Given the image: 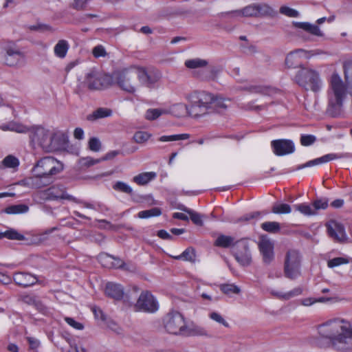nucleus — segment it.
<instances>
[{
    "mask_svg": "<svg viewBox=\"0 0 352 352\" xmlns=\"http://www.w3.org/2000/svg\"><path fill=\"white\" fill-rule=\"evenodd\" d=\"M342 320L334 319L318 326L320 347L332 346L341 351H352V328L342 325Z\"/></svg>",
    "mask_w": 352,
    "mask_h": 352,
    "instance_id": "obj_1",
    "label": "nucleus"
},
{
    "mask_svg": "<svg viewBox=\"0 0 352 352\" xmlns=\"http://www.w3.org/2000/svg\"><path fill=\"white\" fill-rule=\"evenodd\" d=\"M327 97V113L333 118L341 116L344 100L346 97V87L337 73H333L331 76Z\"/></svg>",
    "mask_w": 352,
    "mask_h": 352,
    "instance_id": "obj_2",
    "label": "nucleus"
},
{
    "mask_svg": "<svg viewBox=\"0 0 352 352\" xmlns=\"http://www.w3.org/2000/svg\"><path fill=\"white\" fill-rule=\"evenodd\" d=\"M64 169L62 162L52 156L40 159L32 169V174L36 176L40 186L45 187L54 181V177Z\"/></svg>",
    "mask_w": 352,
    "mask_h": 352,
    "instance_id": "obj_3",
    "label": "nucleus"
},
{
    "mask_svg": "<svg viewBox=\"0 0 352 352\" xmlns=\"http://www.w3.org/2000/svg\"><path fill=\"white\" fill-rule=\"evenodd\" d=\"M214 97V96L206 91H195L187 96L191 103L190 107L182 104H178V107L189 116L197 117L209 111Z\"/></svg>",
    "mask_w": 352,
    "mask_h": 352,
    "instance_id": "obj_4",
    "label": "nucleus"
},
{
    "mask_svg": "<svg viewBox=\"0 0 352 352\" xmlns=\"http://www.w3.org/2000/svg\"><path fill=\"white\" fill-rule=\"evenodd\" d=\"M296 83L305 90L317 92L321 89L322 82L316 70L301 67L295 76Z\"/></svg>",
    "mask_w": 352,
    "mask_h": 352,
    "instance_id": "obj_5",
    "label": "nucleus"
},
{
    "mask_svg": "<svg viewBox=\"0 0 352 352\" xmlns=\"http://www.w3.org/2000/svg\"><path fill=\"white\" fill-rule=\"evenodd\" d=\"M301 256L296 250H289L285 254L284 261L285 276L294 280L300 275Z\"/></svg>",
    "mask_w": 352,
    "mask_h": 352,
    "instance_id": "obj_6",
    "label": "nucleus"
},
{
    "mask_svg": "<svg viewBox=\"0 0 352 352\" xmlns=\"http://www.w3.org/2000/svg\"><path fill=\"white\" fill-rule=\"evenodd\" d=\"M163 322L166 331L169 333L184 336L187 326L184 316L179 311H171L168 313Z\"/></svg>",
    "mask_w": 352,
    "mask_h": 352,
    "instance_id": "obj_7",
    "label": "nucleus"
},
{
    "mask_svg": "<svg viewBox=\"0 0 352 352\" xmlns=\"http://www.w3.org/2000/svg\"><path fill=\"white\" fill-rule=\"evenodd\" d=\"M232 254L235 260L243 267L249 266L252 262L249 243L246 238L235 241Z\"/></svg>",
    "mask_w": 352,
    "mask_h": 352,
    "instance_id": "obj_8",
    "label": "nucleus"
},
{
    "mask_svg": "<svg viewBox=\"0 0 352 352\" xmlns=\"http://www.w3.org/2000/svg\"><path fill=\"white\" fill-rule=\"evenodd\" d=\"M5 51L4 63L9 67H21L25 63V56L14 43H9L3 47Z\"/></svg>",
    "mask_w": 352,
    "mask_h": 352,
    "instance_id": "obj_9",
    "label": "nucleus"
},
{
    "mask_svg": "<svg viewBox=\"0 0 352 352\" xmlns=\"http://www.w3.org/2000/svg\"><path fill=\"white\" fill-rule=\"evenodd\" d=\"M117 85L123 90L133 93L135 87L133 82L137 78V69L134 67L124 68L113 74Z\"/></svg>",
    "mask_w": 352,
    "mask_h": 352,
    "instance_id": "obj_10",
    "label": "nucleus"
},
{
    "mask_svg": "<svg viewBox=\"0 0 352 352\" xmlns=\"http://www.w3.org/2000/svg\"><path fill=\"white\" fill-rule=\"evenodd\" d=\"M135 308L137 311L153 313L158 309V302L150 292L144 291L140 295Z\"/></svg>",
    "mask_w": 352,
    "mask_h": 352,
    "instance_id": "obj_11",
    "label": "nucleus"
},
{
    "mask_svg": "<svg viewBox=\"0 0 352 352\" xmlns=\"http://www.w3.org/2000/svg\"><path fill=\"white\" fill-rule=\"evenodd\" d=\"M52 133L43 127L37 128L31 135L32 140L37 143L45 151L52 152Z\"/></svg>",
    "mask_w": 352,
    "mask_h": 352,
    "instance_id": "obj_12",
    "label": "nucleus"
},
{
    "mask_svg": "<svg viewBox=\"0 0 352 352\" xmlns=\"http://www.w3.org/2000/svg\"><path fill=\"white\" fill-rule=\"evenodd\" d=\"M137 78L140 82L147 87H154L155 85L161 78V74L159 71L153 69L136 68Z\"/></svg>",
    "mask_w": 352,
    "mask_h": 352,
    "instance_id": "obj_13",
    "label": "nucleus"
},
{
    "mask_svg": "<svg viewBox=\"0 0 352 352\" xmlns=\"http://www.w3.org/2000/svg\"><path fill=\"white\" fill-rule=\"evenodd\" d=\"M258 247L262 255L263 262L265 265L270 264L274 259V243L267 235H261Z\"/></svg>",
    "mask_w": 352,
    "mask_h": 352,
    "instance_id": "obj_14",
    "label": "nucleus"
},
{
    "mask_svg": "<svg viewBox=\"0 0 352 352\" xmlns=\"http://www.w3.org/2000/svg\"><path fill=\"white\" fill-rule=\"evenodd\" d=\"M273 152L278 156H283L293 153L295 145L293 141L286 139L275 140L271 142Z\"/></svg>",
    "mask_w": 352,
    "mask_h": 352,
    "instance_id": "obj_15",
    "label": "nucleus"
},
{
    "mask_svg": "<svg viewBox=\"0 0 352 352\" xmlns=\"http://www.w3.org/2000/svg\"><path fill=\"white\" fill-rule=\"evenodd\" d=\"M351 157V155L348 153H329L324 155L320 157L310 160L303 164L298 165L295 170H301L305 168L311 167L313 166L318 165L323 163H327L329 161L341 159V158H349Z\"/></svg>",
    "mask_w": 352,
    "mask_h": 352,
    "instance_id": "obj_16",
    "label": "nucleus"
},
{
    "mask_svg": "<svg viewBox=\"0 0 352 352\" xmlns=\"http://www.w3.org/2000/svg\"><path fill=\"white\" fill-rule=\"evenodd\" d=\"M329 236L338 242H342L346 239V233L344 226L336 221L327 223Z\"/></svg>",
    "mask_w": 352,
    "mask_h": 352,
    "instance_id": "obj_17",
    "label": "nucleus"
},
{
    "mask_svg": "<svg viewBox=\"0 0 352 352\" xmlns=\"http://www.w3.org/2000/svg\"><path fill=\"white\" fill-rule=\"evenodd\" d=\"M104 293L107 297L117 301L122 300L124 296L126 298L123 286L113 282L106 284Z\"/></svg>",
    "mask_w": 352,
    "mask_h": 352,
    "instance_id": "obj_18",
    "label": "nucleus"
},
{
    "mask_svg": "<svg viewBox=\"0 0 352 352\" xmlns=\"http://www.w3.org/2000/svg\"><path fill=\"white\" fill-rule=\"evenodd\" d=\"M13 281L16 285L26 288L37 282L36 276L27 272H16L13 275Z\"/></svg>",
    "mask_w": 352,
    "mask_h": 352,
    "instance_id": "obj_19",
    "label": "nucleus"
},
{
    "mask_svg": "<svg viewBox=\"0 0 352 352\" xmlns=\"http://www.w3.org/2000/svg\"><path fill=\"white\" fill-rule=\"evenodd\" d=\"M47 199L52 200L67 199L72 201H76V198L72 195H68L63 188L58 186H54L46 190Z\"/></svg>",
    "mask_w": 352,
    "mask_h": 352,
    "instance_id": "obj_20",
    "label": "nucleus"
},
{
    "mask_svg": "<svg viewBox=\"0 0 352 352\" xmlns=\"http://www.w3.org/2000/svg\"><path fill=\"white\" fill-rule=\"evenodd\" d=\"M68 136L63 132L56 131L52 136V152L65 148L67 146Z\"/></svg>",
    "mask_w": 352,
    "mask_h": 352,
    "instance_id": "obj_21",
    "label": "nucleus"
},
{
    "mask_svg": "<svg viewBox=\"0 0 352 352\" xmlns=\"http://www.w3.org/2000/svg\"><path fill=\"white\" fill-rule=\"evenodd\" d=\"M184 336H200L206 338H212L213 335L205 327L192 324L187 326Z\"/></svg>",
    "mask_w": 352,
    "mask_h": 352,
    "instance_id": "obj_22",
    "label": "nucleus"
},
{
    "mask_svg": "<svg viewBox=\"0 0 352 352\" xmlns=\"http://www.w3.org/2000/svg\"><path fill=\"white\" fill-rule=\"evenodd\" d=\"M226 102H230V100L219 96H214L208 112L215 111L219 113L225 112L229 106Z\"/></svg>",
    "mask_w": 352,
    "mask_h": 352,
    "instance_id": "obj_23",
    "label": "nucleus"
},
{
    "mask_svg": "<svg viewBox=\"0 0 352 352\" xmlns=\"http://www.w3.org/2000/svg\"><path fill=\"white\" fill-rule=\"evenodd\" d=\"M293 25L314 36H323L324 35L317 25H313L308 22H293Z\"/></svg>",
    "mask_w": 352,
    "mask_h": 352,
    "instance_id": "obj_24",
    "label": "nucleus"
},
{
    "mask_svg": "<svg viewBox=\"0 0 352 352\" xmlns=\"http://www.w3.org/2000/svg\"><path fill=\"white\" fill-rule=\"evenodd\" d=\"M84 84L89 90L101 89L100 74L97 73H89L86 76Z\"/></svg>",
    "mask_w": 352,
    "mask_h": 352,
    "instance_id": "obj_25",
    "label": "nucleus"
},
{
    "mask_svg": "<svg viewBox=\"0 0 352 352\" xmlns=\"http://www.w3.org/2000/svg\"><path fill=\"white\" fill-rule=\"evenodd\" d=\"M157 177V173L155 172H144L140 173L133 178V182L140 186H145L151 181L155 179Z\"/></svg>",
    "mask_w": 352,
    "mask_h": 352,
    "instance_id": "obj_26",
    "label": "nucleus"
},
{
    "mask_svg": "<svg viewBox=\"0 0 352 352\" xmlns=\"http://www.w3.org/2000/svg\"><path fill=\"white\" fill-rule=\"evenodd\" d=\"M235 241L234 237L221 234L215 239L214 245L222 248H233Z\"/></svg>",
    "mask_w": 352,
    "mask_h": 352,
    "instance_id": "obj_27",
    "label": "nucleus"
},
{
    "mask_svg": "<svg viewBox=\"0 0 352 352\" xmlns=\"http://www.w3.org/2000/svg\"><path fill=\"white\" fill-rule=\"evenodd\" d=\"M112 111L108 108L100 107L96 110L94 111L91 113L87 116V120L88 121L94 122L98 119L107 118L111 116Z\"/></svg>",
    "mask_w": 352,
    "mask_h": 352,
    "instance_id": "obj_28",
    "label": "nucleus"
},
{
    "mask_svg": "<svg viewBox=\"0 0 352 352\" xmlns=\"http://www.w3.org/2000/svg\"><path fill=\"white\" fill-rule=\"evenodd\" d=\"M69 43L65 40H60L54 46V54L57 57L65 58L69 50Z\"/></svg>",
    "mask_w": 352,
    "mask_h": 352,
    "instance_id": "obj_29",
    "label": "nucleus"
},
{
    "mask_svg": "<svg viewBox=\"0 0 352 352\" xmlns=\"http://www.w3.org/2000/svg\"><path fill=\"white\" fill-rule=\"evenodd\" d=\"M195 249L192 247H189L186 248L182 254L180 255L174 256L173 258L176 260H184L186 261H190L191 263H194L195 261Z\"/></svg>",
    "mask_w": 352,
    "mask_h": 352,
    "instance_id": "obj_30",
    "label": "nucleus"
},
{
    "mask_svg": "<svg viewBox=\"0 0 352 352\" xmlns=\"http://www.w3.org/2000/svg\"><path fill=\"white\" fill-rule=\"evenodd\" d=\"M261 228L265 232L276 234L280 231V223L276 221H265L261 225Z\"/></svg>",
    "mask_w": 352,
    "mask_h": 352,
    "instance_id": "obj_31",
    "label": "nucleus"
},
{
    "mask_svg": "<svg viewBox=\"0 0 352 352\" xmlns=\"http://www.w3.org/2000/svg\"><path fill=\"white\" fill-rule=\"evenodd\" d=\"M29 207L25 204L12 205L5 208L7 214H22L28 211Z\"/></svg>",
    "mask_w": 352,
    "mask_h": 352,
    "instance_id": "obj_32",
    "label": "nucleus"
},
{
    "mask_svg": "<svg viewBox=\"0 0 352 352\" xmlns=\"http://www.w3.org/2000/svg\"><path fill=\"white\" fill-rule=\"evenodd\" d=\"M230 14L241 15L243 16H249V17L256 16V17H257V14H256L254 3L245 7L241 11H234V12H230Z\"/></svg>",
    "mask_w": 352,
    "mask_h": 352,
    "instance_id": "obj_33",
    "label": "nucleus"
},
{
    "mask_svg": "<svg viewBox=\"0 0 352 352\" xmlns=\"http://www.w3.org/2000/svg\"><path fill=\"white\" fill-rule=\"evenodd\" d=\"M162 214V210L160 208H152L149 210H142L138 212V217L140 219H147L153 217H158Z\"/></svg>",
    "mask_w": 352,
    "mask_h": 352,
    "instance_id": "obj_34",
    "label": "nucleus"
},
{
    "mask_svg": "<svg viewBox=\"0 0 352 352\" xmlns=\"http://www.w3.org/2000/svg\"><path fill=\"white\" fill-rule=\"evenodd\" d=\"M180 209L187 212L190 215V218L191 221L193 222V223L198 226H203L204 223L202 221V216L199 213L195 212L190 209H188L186 207L180 208Z\"/></svg>",
    "mask_w": 352,
    "mask_h": 352,
    "instance_id": "obj_35",
    "label": "nucleus"
},
{
    "mask_svg": "<svg viewBox=\"0 0 352 352\" xmlns=\"http://www.w3.org/2000/svg\"><path fill=\"white\" fill-rule=\"evenodd\" d=\"M302 287H296L294 289L291 290L290 292L283 294L278 293V292H273L272 294H273V295H274L275 296H276L279 298H282L284 300H289L291 298L300 295L302 294Z\"/></svg>",
    "mask_w": 352,
    "mask_h": 352,
    "instance_id": "obj_36",
    "label": "nucleus"
},
{
    "mask_svg": "<svg viewBox=\"0 0 352 352\" xmlns=\"http://www.w3.org/2000/svg\"><path fill=\"white\" fill-rule=\"evenodd\" d=\"M3 235L4 236V238H7L10 240L23 241L25 239L24 235L13 228H10L3 232Z\"/></svg>",
    "mask_w": 352,
    "mask_h": 352,
    "instance_id": "obj_37",
    "label": "nucleus"
},
{
    "mask_svg": "<svg viewBox=\"0 0 352 352\" xmlns=\"http://www.w3.org/2000/svg\"><path fill=\"white\" fill-rule=\"evenodd\" d=\"M102 162V160H94L91 157H82L78 160V165L80 169H84L94 166Z\"/></svg>",
    "mask_w": 352,
    "mask_h": 352,
    "instance_id": "obj_38",
    "label": "nucleus"
},
{
    "mask_svg": "<svg viewBox=\"0 0 352 352\" xmlns=\"http://www.w3.org/2000/svg\"><path fill=\"white\" fill-rule=\"evenodd\" d=\"M190 138L188 133L176 134L171 135H162L159 138L158 140L160 142H170L187 140Z\"/></svg>",
    "mask_w": 352,
    "mask_h": 352,
    "instance_id": "obj_39",
    "label": "nucleus"
},
{
    "mask_svg": "<svg viewBox=\"0 0 352 352\" xmlns=\"http://www.w3.org/2000/svg\"><path fill=\"white\" fill-rule=\"evenodd\" d=\"M292 211L290 206L287 204H275L272 208L274 214H289Z\"/></svg>",
    "mask_w": 352,
    "mask_h": 352,
    "instance_id": "obj_40",
    "label": "nucleus"
},
{
    "mask_svg": "<svg viewBox=\"0 0 352 352\" xmlns=\"http://www.w3.org/2000/svg\"><path fill=\"white\" fill-rule=\"evenodd\" d=\"M207 64L208 62L206 60L199 58L190 59L185 62L186 67L190 69L204 67Z\"/></svg>",
    "mask_w": 352,
    "mask_h": 352,
    "instance_id": "obj_41",
    "label": "nucleus"
},
{
    "mask_svg": "<svg viewBox=\"0 0 352 352\" xmlns=\"http://www.w3.org/2000/svg\"><path fill=\"white\" fill-rule=\"evenodd\" d=\"M296 210L300 212L302 214L307 216L316 214L314 208L307 204H300L294 206Z\"/></svg>",
    "mask_w": 352,
    "mask_h": 352,
    "instance_id": "obj_42",
    "label": "nucleus"
},
{
    "mask_svg": "<svg viewBox=\"0 0 352 352\" xmlns=\"http://www.w3.org/2000/svg\"><path fill=\"white\" fill-rule=\"evenodd\" d=\"M220 290L225 294L230 295L231 294H238L241 292L240 288L234 284H222L220 285Z\"/></svg>",
    "mask_w": 352,
    "mask_h": 352,
    "instance_id": "obj_43",
    "label": "nucleus"
},
{
    "mask_svg": "<svg viewBox=\"0 0 352 352\" xmlns=\"http://www.w3.org/2000/svg\"><path fill=\"white\" fill-rule=\"evenodd\" d=\"M113 189L116 191L124 192L129 195L132 192L133 190L132 188L129 185L121 181L116 182L113 185Z\"/></svg>",
    "mask_w": 352,
    "mask_h": 352,
    "instance_id": "obj_44",
    "label": "nucleus"
},
{
    "mask_svg": "<svg viewBox=\"0 0 352 352\" xmlns=\"http://www.w3.org/2000/svg\"><path fill=\"white\" fill-rule=\"evenodd\" d=\"M257 16L270 15L272 12V8L266 3H254Z\"/></svg>",
    "mask_w": 352,
    "mask_h": 352,
    "instance_id": "obj_45",
    "label": "nucleus"
},
{
    "mask_svg": "<svg viewBox=\"0 0 352 352\" xmlns=\"http://www.w3.org/2000/svg\"><path fill=\"white\" fill-rule=\"evenodd\" d=\"M37 183H39V181H37L36 176L33 175V177L25 178L23 179L20 180L18 184L21 186L32 187L36 188H43V186H38Z\"/></svg>",
    "mask_w": 352,
    "mask_h": 352,
    "instance_id": "obj_46",
    "label": "nucleus"
},
{
    "mask_svg": "<svg viewBox=\"0 0 352 352\" xmlns=\"http://www.w3.org/2000/svg\"><path fill=\"white\" fill-rule=\"evenodd\" d=\"M312 206L315 212L320 209L325 210L329 206V199L326 197L316 199L313 201Z\"/></svg>",
    "mask_w": 352,
    "mask_h": 352,
    "instance_id": "obj_47",
    "label": "nucleus"
},
{
    "mask_svg": "<svg viewBox=\"0 0 352 352\" xmlns=\"http://www.w3.org/2000/svg\"><path fill=\"white\" fill-rule=\"evenodd\" d=\"M3 164L8 168H16L19 165V161L16 157L9 155L3 159Z\"/></svg>",
    "mask_w": 352,
    "mask_h": 352,
    "instance_id": "obj_48",
    "label": "nucleus"
},
{
    "mask_svg": "<svg viewBox=\"0 0 352 352\" xmlns=\"http://www.w3.org/2000/svg\"><path fill=\"white\" fill-rule=\"evenodd\" d=\"M150 137L151 135L148 133L146 131H140L135 133L133 135V139L135 142L138 144H142L146 142Z\"/></svg>",
    "mask_w": 352,
    "mask_h": 352,
    "instance_id": "obj_49",
    "label": "nucleus"
},
{
    "mask_svg": "<svg viewBox=\"0 0 352 352\" xmlns=\"http://www.w3.org/2000/svg\"><path fill=\"white\" fill-rule=\"evenodd\" d=\"M349 263V260L344 257H336L330 259L327 262V265L330 268H333L342 264H346Z\"/></svg>",
    "mask_w": 352,
    "mask_h": 352,
    "instance_id": "obj_50",
    "label": "nucleus"
},
{
    "mask_svg": "<svg viewBox=\"0 0 352 352\" xmlns=\"http://www.w3.org/2000/svg\"><path fill=\"white\" fill-rule=\"evenodd\" d=\"M279 12L280 14L289 17H298L299 16V13L297 10L286 6H281Z\"/></svg>",
    "mask_w": 352,
    "mask_h": 352,
    "instance_id": "obj_51",
    "label": "nucleus"
},
{
    "mask_svg": "<svg viewBox=\"0 0 352 352\" xmlns=\"http://www.w3.org/2000/svg\"><path fill=\"white\" fill-rule=\"evenodd\" d=\"M162 110L159 109H149L146 111L145 118L148 120H153L162 115Z\"/></svg>",
    "mask_w": 352,
    "mask_h": 352,
    "instance_id": "obj_52",
    "label": "nucleus"
},
{
    "mask_svg": "<svg viewBox=\"0 0 352 352\" xmlns=\"http://www.w3.org/2000/svg\"><path fill=\"white\" fill-rule=\"evenodd\" d=\"M4 130L8 129L11 131H14L19 133H25L27 131V127L16 123H10L7 126L3 127Z\"/></svg>",
    "mask_w": 352,
    "mask_h": 352,
    "instance_id": "obj_53",
    "label": "nucleus"
},
{
    "mask_svg": "<svg viewBox=\"0 0 352 352\" xmlns=\"http://www.w3.org/2000/svg\"><path fill=\"white\" fill-rule=\"evenodd\" d=\"M88 0H74L71 8L78 11L85 10L87 8Z\"/></svg>",
    "mask_w": 352,
    "mask_h": 352,
    "instance_id": "obj_54",
    "label": "nucleus"
},
{
    "mask_svg": "<svg viewBox=\"0 0 352 352\" xmlns=\"http://www.w3.org/2000/svg\"><path fill=\"white\" fill-rule=\"evenodd\" d=\"M262 212L256 211L251 213L245 214L236 220V222L248 221L251 219H258L261 217Z\"/></svg>",
    "mask_w": 352,
    "mask_h": 352,
    "instance_id": "obj_55",
    "label": "nucleus"
},
{
    "mask_svg": "<svg viewBox=\"0 0 352 352\" xmlns=\"http://www.w3.org/2000/svg\"><path fill=\"white\" fill-rule=\"evenodd\" d=\"M89 148L94 152H98L101 148V142L98 138L93 137L89 140Z\"/></svg>",
    "mask_w": 352,
    "mask_h": 352,
    "instance_id": "obj_56",
    "label": "nucleus"
},
{
    "mask_svg": "<svg viewBox=\"0 0 352 352\" xmlns=\"http://www.w3.org/2000/svg\"><path fill=\"white\" fill-rule=\"evenodd\" d=\"M316 141V138L314 135H302L300 137V143L302 146H308L313 144Z\"/></svg>",
    "mask_w": 352,
    "mask_h": 352,
    "instance_id": "obj_57",
    "label": "nucleus"
},
{
    "mask_svg": "<svg viewBox=\"0 0 352 352\" xmlns=\"http://www.w3.org/2000/svg\"><path fill=\"white\" fill-rule=\"evenodd\" d=\"M100 81L101 82V89L106 88L112 85L113 77L107 74H100Z\"/></svg>",
    "mask_w": 352,
    "mask_h": 352,
    "instance_id": "obj_58",
    "label": "nucleus"
},
{
    "mask_svg": "<svg viewBox=\"0 0 352 352\" xmlns=\"http://www.w3.org/2000/svg\"><path fill=\"white\" fill-rule=\"evenodd\" d=\"M100 258L101 260L108 258L114 259L117 263H113L111 265V267H113L116 268H122L124 265V263L122 260H120V258H116L114 256H111L108 254H100Z\"/></svg>",
    "mask_w": 352,
    "mask_h": 352,
    "instance_id": "obj_59",
    "label": "nucleus"
},
{
    "mask_svg": "<svg viewBox=\"0 0 352 352\" xmlns=\"http://www.w3.org/2000/svg\"><path fill=\"white\" fill-rule=\"evenodd\" d=\"M210 318L217 322L223 324L226 327H229V324L223 319V318L217 312H212L209 314Z\"/></svg>",
    "mask_w": 352,
    "mask_h": 352,
    "instance_id": "obj_60",
    "label": "nucleus"
},
{
    "mask_svg": "<svg viewBox=\"0 0 352 352\" xmlns=\"http://www.w3.org/2000/svg\"><path fill=\"white\" fill-rule=\"evenodd\" d=\"M298 52H305V51L302 49H298V50H295L294 52H290L287 56V57L285 58V65L288 67H296V66L293 64L292 60L294 58L295 54L298 53Z\"/></svg>",
    "mask_w": 352,
    "mask_h": 352,
    "instance_id": "obj_61",
    "label": "nucleus"
},
{
    "mask_svg": "<svg viewBox=\"0 0 352 352\" xmlns=\"http://www.w3.org/2000/svg\"><path fill=\"white\" fill-rule=\"evenodd\" d=\"M129 195L131 197V201L135 203H142L147 199V196L142 195L136 192H134L133 190H132V192L130 193Z\"/></svg>",
    "mask_w": 352,
    "mask_h": 352,
    "instance_id": "obj_62",
    "label": "nucleus"
},
{
    "mask_svg": "<svg viewBox=\"0 0 352 352\" xmlns=\"http://www.w3.org/2000/svg\"><path fill=\"white\" fill-rule=\"evenodd\" d=\"M91 311L96 319H100L102 321L106 320V316L100 307L94 306L91 307Z\"/></svg>",
    "mask_w": 352,
    "mask_h": 352,
    "instance_id": "obj_63",
    "label": "nucleus"
},
{
    "mask_svg": "<svg viewBox=\"0 0 352 352\" xmlns=\"http://www.w3.org/2000/svg\"><path fill=\"white\" fill-rule=\"evenodd\" d=\"M92 53L96 58L104 57L106 56L105 50L102 45H97L94 47Z\"/></svg>",
    "mask_w": 352,
    "mask_h": 352,
    "instance_id": "obj_64",
    "label": "nucleus"
}]
</instances>
